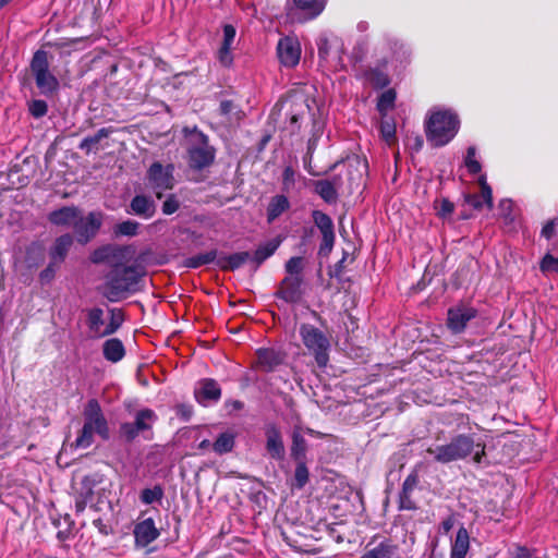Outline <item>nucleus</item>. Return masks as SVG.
Instances as JSON below:
<instances>
[{
	"instance_id": "nucleus-27",
	"label": "nucleus",
	"mask_w": 558,
	"mask_h": 558,
	"mask_svg": "<svg viewBox=\"0 0 558 558\" xmlns=\"http://www.w3.org/2000/svg\"><path fill=\"white\" fill-rule=\"evenodd\" d=\"M102 353L107 361L117 363L125 355V349L121 340L111 338L104 342Z\"/></svg>"
},
{
	"instance_id": "nucleus-10",
	"label": "nucleus",
	"mask_w": 558,
	"mask_h": 558,
	"mask_svg": "<svg viewBox=\"0 0 558 558\" xmlns=\"http://www.w3.org/2000/svg\"><path fill=\"white\" fill-rule=\"evenodd\" d=\"M476 311L473 307L460 305L448 311V327L454 332L459 333L464 330L469 320L474 318Z\"/></svg>"
},
{
	"instance_id": "nucleus-35",
	"label": "nucleus",
	"mask_w": 558,
	"mask_h": 558,
	"mask_svg": "<svg viewBox=\"0 0 558 558\" xmlns=\"http://www.w3.org/2000/svg\"><path fill=\"white\" fill-rule=\"evenodd\" d=\"M305 267V259L300 256L291 257L284 265L286 277H303L302 272Z\"/></svg>"
},
{
	"instance_id": "nucleus-17",
	"label": "nucleus",
	"mask_w": 558,
	"mask_h": 558,
	"mask_svg": "<svg viewBox=\"0 0 558 558\" xmlns=\"http://www.w3.org/2000/svg\"><path fill=\"white\" fill-rule=\"evenodd\" d=\"M220 396V387L214 379H203L195 388V398L203 405L218 401Z\"/></svg>"
},
{
	"instance_id": "nucleus-31",
	"label": "nucleus",
	"mask_w": 558,
	"mask_h": 558,
	"mask_svg": "<svg viewBox=\"0 0 558 558\" xmlns=\"http://www.w3.org/2000/svg\"><path fill=\"white\" fill-rule=\"evenodd\" d=\"M380 135L381 138L390 146L396 141V122L392 118L387 116L381 119L380 122Z\"/></svg>"
},
{
	"instance_id": "nucleus-40",
	"label": "nucleus",
	"mask_w": 558,
	"mask_h": 558,
	"mask_svg": "<svg viewBox=\"0 0 558 558\" xmlns=\"http://www.w3.org/2000/svg\"><path fill=\"white\" fill-rule=\"evenodd\" d=\"M313 220L322 233L333 230V222L329 216L323 211L315 210L313 213Z\"/></svg>"
},
{
	"instance_id": "nucleus-49",
	"label": "nucleus",
	"mask_w": 558,
	"mask_h": 558,
	"mask_svg": "<svg viewBox=\"0 0 558 558\" xmlns=\"http://www.w3.org/2000/svg\"><path fill=\"white\" fill-rule=\"evenodd\" d=\"M453 209H454L453 204L446 198L441 199L436 205L437 215L442 219L450 217L451 214L453 213Z\"/></svg>"
},
{
	"instance_id": "nucleus-34",
	"label": "nucleus",
	"mask_w": 558,
	"mask_h": 558,
	"mask_svg": "<svg viewBox=\"0 0 558 558\" xmlns=\"http://www.w3.org/2000/svg\"><path fill=\"white\" fill-rule=\"evenodd\" d=\"M234 436L231 433H222L213 445L215 452L222 454L232 450Z\"/></svg>"
},
{
	"instance_id": "nucleus-29",
	"label": "nucleus",
	"mask_w": 558,
	"mask_h": 558,
	"mask_svg": "<svg viewBox=\"0 0 558 558\" xmlns=\"http://www.w3.org/2000/svg\"><path fill=\"white\" fill-rule=\"evenodd\" d=\"M289 208V201L283 195L275 196L267 209L268 221L271 222Z\"/></svg>"
},
{
	"instance_id": "nucleus-15",
	"label": "nucleus",
	"mask_w": 558,
	"mask_h": 558,
	"mask_svg": "<svg viewBox=\"0 0 558 558\" xmlns=\"http://www.w3.org/2000/svg\"><path fill=\"white\" fill-rule=\"evenodd\" d=\"M159 536V531L151 518L138 522L134 526V537L137 546L145 547Z\"/></svg>"
},
{
	"instance_id": "nucleus-3",
	"label": "nucleus",
	"mask_w": 558,
	"mask_h": 558,
	"mask_svg": "<svg viewBox=\"0 0 558 558\" xmlns=\"http://www.w3.org/2000/svg\"><path fill=\"white\" fill-rule=\"evenodd\" d=\"M460 120L450 109H435L425 123L427 141L436 147L447 145L458 133Z\"/></svg>"
},
{
	"instance_id": "nucleus-9",
	"label": "nucleus",
	"mask_w": 558,
	"mask_h": 558,
	"mask_svg": "<svg viewBox=\"0 0 558 558\" xmlns=\"http://www.w3.org/2000/svg\"><path fill=\"white\" fill-rule=\"evenodd\" d=\"M279 61L287 68L295 66L301 58V46L296 38L287 36L281 38L277 45Z\"/></svg>"
},
{
	"instance_id": "nucleus-56",
	"label": "nucleus",
	"mask_w": 558,
	"mask_h": 558,
	"mask_svg": "<svg viewBox=\"0 0 558 558\" xmlns=\"http://www.w3.org/2000/svg\"><path fill=\"white\" fill-rule=\"evenodd\" d=\"M179 209L178 199L171 195L169 196L162 204V213L166 215H171Z\"/></svg>"
},
{
	"instance_id": "nucleus-5",
	"label": "nucleus",
	"mask_w": 558,
	"mask_h": 558,
	"mask_svg": "<svg viewBox=\"0 0 558 558\" xmlns=\"http://www.w3.org/2000/svg\"><path fill=\"white\" fill-rule=\"evenodd\" d=\"M301 340L305 348L315 357L319 367H325L329 361L330 342L327 336L317 327L302 324L299 329Z\"/></svg>"
},
{
	"instance_id": "nucleus-43",
	"label": "nucleus",
	"mask_w": 558,
	"mask_h": 558,
	"mask_svg": "<svg viewBox=\"0 0 558 558\" xmlns=\"http://www.w3.org/2000/svg\"><path fill=\"white\" fill-rule=\"evenodd\" d=\"M368 82L376 88H383L389 84V77L380 70H371L367 73Z\"/></svg>"
},
{
	"instance_id": "nucleus-37",
	"label": "nucleus",
	"mask_w": 558,
	"mask_h": 558,
	"mask_svg": "<svg viewBox=\"0 0 558 558\" xmlns=\"http://www.w3.org/2000/svg\"><path fill=\"white\" fill-rule=\"evenodd\" d=\"M140 223L134 220H125L118 223L113 231L117 236H134L138 233Z\"/></svg>"
},
{
	"instance_id": "nucleus-58",
	"label": "nucleus",
	"mask_w": 558,
	"mask_h": 558,
	"mask_svg": "<svg viewBox=\"0 0 558 558\" xmlns=\"http://www.w3.org/2000/svg\"><path fill=\"white\" fill-rule=\"evenodd\" d=\"M555 220H549L542 229V236H544L547 240L551 239L555 234Z\"/></svg>"
},
{
	"instance_id": "nucleus-52",
	"label": "nucleus",
	"mask_w": 558,
	"mask_h": 558,
	"mask_svg": "<svg viewBox=\"0 0 558 558\" xmlns=\"http://www.w3.org/2000/svg\"><path fill=\"white\" fill-rule=\"evenodd\" d=\"M138 433H141L137 428H136V425L135 423L132 424V423H124L121 425V435L126 439V440H132L134 439Z\"/></svg>"
},
{
	"instance_id": "nucleus-63",
	"label": "nucleus",
	"mask_w": 558,
	"mask_h": 558,
	"mask_svg": "<svg viewBox=\"0 0 558 558\" xmlns=\"http://www.w3.org/2000/svg\"><path fill=\"white\" fill-rule=\"evenodd\" d=\"M517 558H530V556L525 549H520V551L517 555Z\"/></svg>"
},
{
	"instance_id": "nucleus-2",
	"label": "nucleus",
	"mask_w": 558,
	"mask_h": 558,
	"mask_svg": "<svg viewBox=\"0 0 558 558\" xmlns=\"http://www.w3.org/2000/svg\"><path fill=\"white\" fill-rule=\"evenodd\" d=\"M427 452L436 462L442 464L465 459L471 453H474V461L480 463L485 454V445L475 442L471 436L458 435L448 444L429 447Z\"/></svg>"
},
{
	"instance_id": "nucleus-32",
	"label": "nucleus",
	"mask_w": 558,
	"mask_h": 558,
	"mask_svg": "<svg viewBox=\"0 0 558 558\" xmlns=\"http://www.w3.org/2000/svg\"><path fill=\"white\" fill-rule=\"evenodd\" d=\"M156 421V414L149 409L141 410L135 417V425L140 432L150 429Z\"/></svg>"
},
{
	"instance_id": "nucleus-59",
	"label": "nucleus",
	"mask_w": 558,
	"mask_h": 558,
	"mask_svg": "<svg viewBox=\"0 0 558 558\" xmlns=\"http://www.w3.org/2000/svg\"><path fill=\"white\" fill-rule=\"evenodd\" d=\"M323 235V247L327 250H331L335 241V232L333 230L322 233Z\"/></svg>"
},
{
	"instance_id": "nucleus-6",
	"label": "nucleus",
	"mask_w": 558,
	"mask_h": 558,
	"mask_svg": "<svg viewBox=\"0 0 558 558\" xmlns=\"http://www.w3.org/2000/svg\"><path fill=\"white\" fill-rule=\"evenodd\" d=\"M31 70L35 76L36 85L45 95L54 93L59 88L58 78L49 71L47 52L38 50L35 52Z\"/></svg>"
},
{
	"instance_id": "nucleus-18",
	"label": "nucleus",
	"mask_w": 558,
	"mask_h": 558,
	"mask_svg": "<svg viewBox=\"0 0 558 558\" xmlns=\"http://www.w3.org/2000/svg\"><path fill=\"white\" fill-rule=\"evenodd\" d=\"M81 211L75 207H62L49 215L51 223L60 227L73 228L80 219Z\"/></svg>"
},
{
	"instance_id": "nucleus-41",
	"label": "nucleus",
	"mask_w": 558,
	"mask_h": 558,
	"mask_svg": "<svg viewBox=\"0 0 558 558\" xmlns=\"http://www.w3.org/2000/svg\"><path fill=\"white\" fill-rule=\"evenodd\" d=\"M464 165L471 174L481 172V162L476 159V148L471 146L468 148Z\"/></svg>"
},
{
	"instance_id": "nucleus-8",
	"label": "nucleus",
	"mask_w": 558,
	"mask_h": 558,
	"mask_svg": "<svg viewBox=\"0 0 558 558\" xmlns=\"http://www.w3.org/2000/svg\"><path fill=\"white\" fill-rule=\"evenodd\" d=\"M102 219L104 215L99 211H92L86 217H83L80 214V219L74 229L77 241L81 243H87L92 240L100 229Z\"/></svg>"
},
{
	"instance_id": "nucleus-36",
	"label": "nucleus",
	"mask_w": 558,
	"mask_h": 558,
	"mask_svg": "<svg viewBox=\"0 0 558 558\" xmlns=\"http://www.w3.org/2000/svg\"><path fill=\"white\" fill-rule=\"evenodd\" d=\"M123 322V313L120 310L111 308L109 311V323L106 325V336L114 333L122 326Z\"/></svg>"
},
{
	"instance_id": "nucleus-53",
	"label": "nucleus",
	"mask_w": 558,
	"mask_h": 558,
	"mask_svg": "<svg viewBox=\"0 0 558 558\" xmlns=\"http://www.w3.org/2000/svg\"><path fill=\"white\" fill-rule=\"evenodd\" d=\"M399 507L402 510H414L416 509V505L411 498V493L401 492Z\"/></svg>"
},
{
	"instance_id": "nucleus-62",
	"label": "nucleus",
	"mask_w": 558,
	"mask_h": 558,
	"mask_svg": "<svg viewBox=\"0 0 558 558\" xmlns=\"http://www.w3.org/2000/svg\"><path fill=\"white\" fill-rule=\"evenodd\" d=\"M211 446L210 441L208 439H204L203 441L199 442L198 445V448L201 450H206L208 449L209 447Z\"/></svg>"
},
{
	"instance_id": "nucleus-26",
	"label": "nucleus",
	"mask_w": 558,
	"mask_h": 558,
	"mask_svg": "<svg viewBox=\"0 0 558 558\" xmlns=\"http://www.w3.org/2000/svg\"><path fill=\"white\" fill-rule=\"evenodd\" d=\"M123 253V250L116 245H105L95 250L90 256L93 263H114Z\"/></svg>"
},
{
	"instance_id": "nucleus-44",
	"label": "nucleus",
	"mask_w": 558,
	"mask_h": 558,
	"mask_svg": "<svg viewBox=\"0 0 558 558\" xmlns=\"http://www.w3.org/2000/svg\"><path fill=\"white\" fill-rule=\"evenodd\" d=\"M163 492L159 486L153 488H146L141 494V500L145 505H151L153 502L162 498Z\"/></svg>"
},
{
	"instance_id": "nucleus-1",
	"label": "nucleus",
	"mask_w": 558,
	"mask_h": 558,
	"mask_svg": "<svg viewBox=\"0 0 558 558\" xmlns=\"http://www.w3.org/2000/svg\"><path fill=\"white\" fill-rule=\"evenodd\" d=\"M142 272L136 266H114L106 276L101 294L110 302H119L137 290Z\"/></svg>"
},
{
	"instance_id": "nucleus-20",
	"label": "nucleus",
	"mask_w": 558,
	"mask_h": 558,
	"mask_svg": "<svg viewBox=\"0 0 558 558\" xmlns=\"http://www.w3.org/2000/svg\"><path fill=\"white\" fill-rule=\"evenodd\" d=\"M396 553L397 546L384 539L379 543H369L361 558H393Z\"/></svg>"
},
{
	"instance_id": "nucleus-38",
	"label": "nucleus",
	"mask_w": 558,
	"mask_h": 558,
	"mask_svg": "<svg viewBox=\"0 0 558 558\" xmlns=\"http://www.w3.org/2000/svg\"><path fill=\"white\" fill-rule=\"evenodd\" d=\"M109 135V131L107 129H100L93 136L85 137L81 144L80 148L86 150L87 153L92 151L96 148L97 144L105 137Z\"/></svg>"
},
{
	"instance_id": "nucleus-39",
	"label": "nucleus",
	"mask_w": 558,
	"mask_h": 558,
	"mask_svg": "<svg viewBox=\"0 0 558 558\" xmlns=\"http://www.w3.org/2000/svg\"><path fill=\"white\" fill-rule=\"evenodd\" d=\"M292 440L291 454L295 460L300 461L303 459L306 451L305 439L302 437V435L294 432Z\"/></svg>"
},
{
	"instance_id": "nucleus-21",
	"label": "nucleus",
	"mask_w": 558,
	"mask_h": 558,
	"mask_svg": "<svg viewBox=\"0 0 558 558\" xmlns=\"http://www.w3.org/2000/svg\"><path fill=\"white\" fill-rule=\"evenodd\" d=\"M266 449L269 454L277 460L284 456V447L279 429L275 425H268L266 428Z\"/></svg>"
},
{
	"instance_id": "nucleus-60",
	"label": "nucleus",
	"mask_w": 558,
	"mask_h": 558,
	"mask_svg": "<svg viewBox=\"0 0 558 558\" xmlns=\"http://www.w3.org/2000/svg\"><path fill=\"white\" fill-rule=\"evenodd\" d=\"M454 525V519L453 517H448L446 518L441 524H440V530L442 531L444 534H447L450 532V530L453 527Z\"/></svg>"
},
{
	"instance_id": "nucleus-13",
	"label": "nucleus",
	"mask_w": 558,
	"mask_h": 558,
	"mask_svg": "<svg viewBox=\"0 0 558 558\" xmlns=\"http://www.w3.org/2000/svg\"><path fill=\"white\" fill-rule=\"evenodd\" d=\"M303 277H284L281 281L278 296L289 303H296L301 300L303 291Z\"/></svg>"
},
{
	"instance_id": "nucleus-42",
	"label": "nucleus",
	"mask_w": 558,
	"mask_h": 558,
	"mask_svg": "<svg viewBox=\"0 0 558 558\" xmlns=\"http://www.w3.org/2000/svg\"><path fill=\"white\" fill-rule=\"evenodd\" d=\"M216 257V252L215 251H210V252H207V253H204V254H199V255H196V256H193L191 258H189L186 260V266L190 267V268H197L202 265H206V264H209L211 262H214Z\"/></svg>"
},
{
	"instance_id": "nucleus-12",
	"label": "nucleus",
	"mask_w": 558,
	"mask_h": 558,
	"mask_svg": "<svg viewBox=\"0 0 558 558\" xmlns=\"http://www.w3.org/2000/svg\"><path fill=\"white\" fill-rule=\"evenodd\" d=\"M202 143L189 149L190 166L195 169H203L214 160V150L206 143L205 136L201 135Z\"/></svg>"
},
{
	"instance_id": "nucleus-50",
	"label": "nucleus",
	"mask_w": 558,
	"mask_h": 558,
	"mask_svg": "<svg viewBox=\"0 0 558 558\" xmlns=\"http://www.w3.org/2000/svg\"><path fill=\"white\" fill-rule=\"evenodd\" d=\"M296 173L292 167H286L282 173V184L284 191H290L295 183Z\"/></svg>"
},
{
	"instance_id": "nucleus-23",
	"label": "nucleus",
	"mask_w": 558,
	"mask_h": 558,
	"mask_svg": "<svg viewBox=\"0 0 558 558\" xmlns=\"http://www.w3.org/2000/svg\"><path fill=\"white\" fill-rule=\"evenodd\" d=\"M130 207L132 214L140 216L144 219L151 218L156 211L154 201L145 195H136L132 199Z\"/></svg>"
},
{
	"instance_id": "nucleus-57",
	"label": "nucleus",
	"mask_w": 558,
	"mask_h": 558,
	"mask_svg": "<svg viewBox=\"0 0 558 558\" xmlns=\"http://www.w3.org/2000/svg\"><path fill=\"white\" fill-rule=\"evenodd\" d=\"M92 489L88 488V490L86 492L85 496L82 497V498H77L76 501H75V508H76V511L77 512H82L84 511L85 507H86V504L87 501L92 498Z\"/></svg>"
},
{
	"instance_id": "nucleus-25",
	"label": "nucleus",
	"mask_w": 558,
	"mask_h": 558,
	"mask_svg": "<svg viewBox=\"0 0 558 558\" xmlns=\"http://www.w3.org/2000/svg\"><path fill=\"white\" fill-rule=\"evenodd\" d=\"M470 548V535L464 526H461L451 543L450 558H465Z\"/></svg>"
},
{
	"instance_id": "nucleus-4",
	"label": "nucleus",
	"mask_w": 558,
	"mask_h": 558,
	"mask_svg": "<svg viewBox=\"0 0 558 558\" xmlns=\"http://www.w3.org/2000/svg\"><path fill=\"white\" fill-rule=\"evenodd\" d=\"M84 425L81 434L75 440L76 448H88L94 441V435H99L102 439L109 438V428L97 400L92 399L85 405Z\"/></svg>"
},
{
	"instance_id": "nucleus-54",
	"label": "nucleus",
	"mask_w": 558,
	"mask_h": 558,
	"mask_svg": "<svg viewBox=\"0 0 558 558\" xmlns=\"http://www.w3.org/2000/svg\"><path fill=\"white\" fill-rule=\"evenodd\" d=\"M318 57L320 60L326 61L330 50V44L328 38L320 37L317 41Z\"/></svg>"
},
{
	"instance_id": "nucleus-19",
	"label": "nucleus",
	"mask_w": 558,
	"mask_h": 558,
	"mask_svg": "<svg viewBox=\"0 0 558 558\" xmlns=\"http://www.w3.org/2000/svg\"><path fill=\"white\" fill-rule=\"evenodd\" d=\"M86 324L92 338L106 337L104 311L100 307H93L86 311Z\"/></svg>"
},
{
	"instance_id": "nucleus-7",
	"label": "nucleus",
	"mask_w": 558,
	"mask_h": 558,
	"mask_svg": "<svg viewBox=\"0 0 558 558\" xmlns=\"http://www.w3.org/2000/svg\"><path fill=\"white\" fill-rule=\"evenodd\" d=\"M173 166H162L159 162H154L147 171V180L149 187L155 192L156 196L160 198L165 191L171 190L174 186Z\"/></svg>"
},
{
	"instance_id": "nucleus-48",
	"label": "nucleus",
	"mask_w": 558,
	"mask_h": 558,
	"mask_svg": "<svg viewBox=\"0 0 558 558\" xmlns=\"http://www.w3.org/2000/svg\"><path fill=\"white\" fill-rule=\"evenodd\" d=\"M541 270L543 272H557L558 274V257L546 254L541 263Z\"/></svg>"
},
{
	"instance_id": "nucleus-16",
	"label": "nucleus",
	"mask_w": 558,
	"mask_h": 558,
	"mask_svg": "<svg viewBox=\"0 0 558 558\" xmlns=\"http://www.w3.org/2000/svg\"><path fill=\"white\" fill-rule=\"evenodd\" d=\"M72 243L73 239L70 234L61 235L54 241L49 252L51 263L49 267L45 271H43V277H46L49 271H52V265L61 264L64 260Z\"/></svg>"
},
{
	"instance_id": "nucleus-14",
	"label": "nucleus",
	"mask_w": 558,
	"mask_h": 558,
	"mask_svg": "<svg viewBox=\"0 0 558 558\" xmlns=\"http://www.w3.org/2000/svg\"><path fill=\"white\" fill-rule=\"evenodd\" d=\"M478 185L481 193L466 195L465 202L475 209H482L484 206L490 209L493 207V191L486 181L485 174L480 175Z\"/></svg>"
},
{
	"instance_id": "nucleus-55",
	"label": "nucleus",
	"mask_w": 558,
	"mask_h": 558,
	"mask_svg": "<svg viewBox=\"0 0 558 558\" xmlns=\"http://www.w3.org/2000/svg\"><path fill=\"white\" fill-rule=\"evenodd\" d=\"M418 483V476L415 472L409 474L407 478L404 480L402 484V490L405 493H411L414 490V488L417 486Z\"/></svg>"
},
{
	"instance_id": "nucleus-11",
	"label": "nucleus",
	"mask_w": 558,
	"mask_h": 558,
	"mask_svg": "<svg viewBox=\"0 0 558 558\" xmlns=\"http://www.w3.org/2000/svg\"><path fill=\"white\" fill-rule=\"evenodd\" d=\"M256 365L264 372H272L286 360V354L274 348H262L256 351Z\"/></svg>"
},
{
	"instance_id": "nucleus-61",
	"label": "nucleus",
	"mask_w": 558,
	"mask_h": 558,
	"mask_svg": "<svg viewBox=\"0 0 558 558\" xmlns=\"http://www.w3.org/2000/svg\"><path fill=\"white\" fill-rule=\"evenodd\" d=\"M94 525L102 533L108 534L106 526L102 524V521L100 519H97L94 521Z\"/></svg>"
},
{
	"instance_id": "nucleus-33",
	"label": "nucleus",
	"mask_w": 558,
	"mask_h": 558,
	"mask_svg": "<svg viewBox=\"0 0 558 558\" xmlns=\"http://www.w3.org/2000/svg\"><path fill=\"white\" fill-rule=\"evenodd\" d=\"M395 101L396 93L393 89H388L380 95L377 102V109L381 114V118H385L388 111L393 108Z\"/></svg>"
},
{
	"instance_id": "nucleus-47",
	"label": "nucleus",
	"mask_w": 558,
	"mask_h": 558,
	"mask_svg": "<svg viewBox=\"0 0 558 558\" xmlns=\"http://www.w3.org/2000/svg\"><path fill=\"white\" fill-rule=\"evenodd\" d=\"M29 112L34 118H41L44 117L48 111V106L46 101L40 99H35L29 102L28 106Z\"/></svg>"
},
{
	"instance_id": "nucleus-64",
	"label": "nucleus",
	"mask_w": 558,
	"mask_h": 558,
	"mask_svg": "<svg viewBox=\"0 0 558 558\" xmlns=\"http://www.w3.org/2000/svg\"><path fill=\"white\" fill-rule=\"evenodd\" d=\"M229 106L230 104L229 102H222L221 104V109L223 112H228L229 111Z\"/></svg>"
},
{
	"instance_id": "nucleus-22",
	"label": "nucleus",
	"mask_w": 558,
	"mask_h": 558,
	"mask_svg": "<svg viewBox=\"0 0 558 558\" xmlns=\"http://www.w3.org/2000/svg\"><path fill=\"white\" fill-rule=\"evenodd\" d=\"M235 34H236L235 28L232 25H230V24L225 25L223 40H222L221 48L219 49V52H218L219 61L223 65H230L232 63L231 49H232V45L235 39Z\"/></svg>"
},
{
	"instance_id": "nucleus-24",
	"label": "nucleus",
	"mask_w": 558,
	"mask_h": 558,
	"mask_svg": "<svg viewBox=\"0 0 558 558\" xmlns=\"http://www.w3.org/2000/svg\"><path fill=\"white\" fill-rule=\"evenodd\" d=\"M295 8L304 14L300 22L312 20L318 16L326 5V0H293Z\"/></svg>"
},
{
	"instance_id": "nucleus-30",
	"label": "nucleus",
	"mask_w": 558,
	"mask_h": 558,
	"mask_svg": "<svg viewBox=\"0 0 558 558\" xmlns=\"http://www.w3.org/2000/svg\"><path fill=\"white\" fill-rule=\"evenodd\" d=\"M248 258L250 254L247 252H239L221 258L219 265L223 269L233 270L241 267Z\"/></svg>"
},
{
	"instance_id": "nucleus-45",
	"label": "nucleus",
	"mask_w": 558,
	"mask_h": 558,
	"mask_svg": "<svg viewBox=\"0 0 558 558\" xmlns=\"http://www.w3.org/2000/svg\"><path fill=\"white\" fill-rule=\"evenodd\" d=\"M278 243H267L263 246H259L255 254H254V259L257 262V263H262L264 262L265 259H267L268 257H270L275 251L277 250L278 247Z\"/></svg>"
},
{
	"instance_id": "nucleus-46",
	"label": "nucleus",
	"mask_w": 558,
	"mask_h": 558,
	"mask_svg": "<svg viewBox=\"0 0 558 558\" xmlns=\"http://www.w3.org/2000/svg\"><path fill=\"white\" fill-rule=\"evenodd\" d=\"M308 481V470L305 464L300 460L294 472V485L298 488L304 487Z\"/></svg>"
},
{
	"instance_id": "nucleus-51",
	"label": "nucleus",
	"mask_w": 558,
	"mask_h": 558,
	"mask_svg": "<svg viewBox=\"0 0 558 558\" xmlns=\"http://www.w3.org/2000/svg\"><path fill=\"white\" fill-rule=\"evenodd\" d=\"M387 45L392 51L391 60H401L405 56L404 46L398 40H388Z\"/></svg>"
},
{
	"instance_id": "nucleus-28",
	"label": "nucleus",
	"mask_w": 558,
	"mask_h": 558,
	"mask_svg": "<svg viewBox=\"0 0 558 558\" xmlns=\"http://www.w3.org/2000/svg\"><path fill=\"white\" fill-rule=\"evenodd\" d=\"M315 191L327 203H333L337 199V185L329 180L316 182Z\"/></svg>"
}]
</instances>
